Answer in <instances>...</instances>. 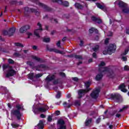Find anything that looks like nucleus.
I'll return each mask as SVG.
<instances>
[{"label":"nucleus","mask_w":129,"mask_h":129,"mask_svg":"<svg viewBox=\"0 0 129 129\" xmlns=\"http://www.w3.org/2000/svg\"><path fill=\"white\" fill-rule=\"evenodd\" d=\"M105 66V62L102 61L100 64H99V72H105L106 74H107L108 76L110 78L114 77V73L112 72L109 73V69L107 68H104Z\"/></svg>","instance_id":"f257e3e1"},{"label":"nucleus","mask_w":129,"mask_h":129,"mask_svg":"<svg viewBox=\"0 0 129 129\" xmlns=\"http://www.w3.org/2000/svg\"><path fill=\"white\" fill-rule=\"evenodd\" d=\"M116 49V46L114 44H110L108 49L106 51H104L103 53L104 55H106V54H109V55H111L112 53H114V51Z\"/></svg>","instance_id":"f03ea898"},{"label":"nucleus","mask_w":129,"mask_h":129,"mask_svg":"<svg viewBox=\"0 0 129 129\" xmlns=\"http://www.w3.org/2000/svg\"><path fill=\"white\" fill-rule=\"evenodd\" d=\"M16 33V28L15 27H12L10 28L8 31V30H5L3 32V33L5 35H8V36H13L14 34Z\"/></svg>","instance_id":"7ed1b4c3"},{"label":"nucleus","mask_w":129,"mask_h":129,"mask_svg":"<svg viewBox=\"0 0 129 129\" xmlns=\"http://www.w3.org/2000/svg\"><path fill=\"white\" fill-rule=\"evenodd\" d=\"M34 2H36V5H38L39 7L43 8L44 12H50V11H51V8H50L46 5H45V4L38 2V0H34Z\"/></svg>","instance_id":"20e7f679"},{"label":"nucleus","mask_w":129,"mask_h":129,"mask_svg":"<svg viewBox=\"0 0 129 129\" xmlns=\"http://www.w3.org/2000/svg\"><path fill=\"white\" fill-rule=\"evenodd\" d=\"M16 71L14 70L13 67L12 68H10V69L8 70L7 73L6 74V77L7 78H9V77H12V76H14V75H16Z\"/></svg>","instance_id":"39448f33"},{"label":"nucleus","mask_w":129,"mask_h":129,"mask_svg":"<svg viewBox=\"0 0 129 129\" xmlns=\"http://www.w3.org/2000/svg\"><path fill=\"white\" fill-rule=\"evenodd\" d=\"M100 92V89H96L91 94V96L92 98L96 99L98 97L99 93Z\"/></svg>","instance_id":"423d86ee"},{"label":"nucleus","mask_w":129,"mask_h":129,"mask_svg":"<svg viewBox=\"0 0 129 129\" xmlns=\"http://www.w3.org/2000/svg\"><path fill=\"white\" fill-rule=\"evenodd\" d=\"M37 26L38 27H39V29H36L34 31V35H35V36H36V37H37L38 38H40V35H39V34H40V33L43 30L42 29V24H41V23H38L37 24Z\"/></svg>","instance_id":"0eeeda50"},{"label":"nucleus","mask_w":129,"mask_h":129,"mask_svg":"<svg viewBox=\"0 0 129 129\" xmlns=\"http://www.w3.org/2000/svg\"><path fill=\"white\" fill-rule=\"evenodd\" d=\"M90 90L88 88H87L86 90L81 89V90H79L78 98H81V97H82V96H83V95H84V94L87 93V92H88V91H89Z\"/></svg>","instance_id":"6e6552de"},{"label":"nucleus","mask_w":129,"mask_h":129,"mask_svg":"<svg viewBox=\"0 0 129 129\" xmlns=\"http://www.w3.org/2000/svg\"><path fill=\"white\" fill-rule=\"evenodd\" d=\"M11 112L12 114L15 115V116H16L18 119H21V117H22V114H21L20 110H12Z\"/></svg>","instance_id":"1a4fd4ad"},{"label":"nucleus","mask_w":129,"mask_h":129,"mask_svg":"<svg viewBox=\"0 0 129 129\" xmlns=\"http://www.w3.org/2000/svg\"><path fill=\"white\" fill-rule=\"evenodd\" d=\"M30 28H31V27L30 26V25H25L22 26L19 30V32L20 33H21V34H23L24 33H26V32L27 31H28V30H30Z\"/></svg>","instance_id":"9d476101"},{"label":"nucleus","mask_w":129,"mask_h":129,"mask_svg":"<svg viewBox=\"0 0 129 129\" xmlns=\"http://www.w3.org/2000/svg\"><path fill=\"white\" fill-rule=\"evenodd\" d=\"M58 124L59 128L58 129H66V125H65V122L64 120L60 119L58 121Z\"/></svg>","instance_id":"9b49d317"},{"label":"nucleus","mask_w":129,"mask_h":129,"mask_svg":"<svg viewBox=\"0 0 129 129\" xmlns=\"http://www.w3.org/2000/svg\"><path fill=\"white\" fill-rule=\"evenodd\" d=\"M47 107L48 106L47 105H43L42 107L37 108V110L39 112H45V111H47Z\"/></svg>","instance_id":"f8f14e48"},{"label":"nucleus","mask_w":129,"mask_h":129,"mask_svg":"<svg viewBox=\"0 0 129 129\" xmlns=\"http://www.w3.org/2000/svg\"><path fill=\"white\" fill-rule=\"evenodd\" d=\"M111 97L113 100H116L117 101H118L121 98V96L119 94H112Z\"/></svg>","instance_id":"ddd939ff"},{"label":"nucleus","mask_w":129,"mask_h":129,"mask_svg":"<svg viewBox=\"0 0 129 129\" xmlns=\"http://www.w3.org/2000/svg\"><path fill=\"white\" fill-rule=\"evenodd\" d=\"M44 128V123H43V121H39V123L38 124L37 126H36L35 129H43Z\"/></svg>","instance_id":"4468645a"},{"label":"nucleus","mask_w":129,"mask_h":129,"mask_svg":"<svg viewBox=\"0 0 129 129\" xmlns=\"http://www.w3.org/2000/svg\"><path fill=\"white\" fill-rule=\"evenodd\" d=\"M119 89H120L121 91H122V92H126L127 91V90L125 88V85L123 83L119 86Z\"/></svg>","instance_id":"2eb2a0df"},{"label":"nucleus","mask_w":129,"mask_h":129,"mask_svg":"<svg viewBox=\"0 0 129 129\" xmlns=\"http://www.w3.org/2000/svg\"><path fill=\"white\" fill-rule=\"evenodd\" d=\"M12 67L10 66L9 64H4L3 65V71L6 72V70L7 69L9 70L10 68H11Z\"/></svg>","instance_id":"dca6fc26"},{"label":"nucleus","mask_w":129,"mask_h":129,"mask_svg":"<svg viewBox=\"0 0 129 129\" xmlns=\"http://www.w3.org/2000/svg\"><path fill=\"white\" fill-rule=\"evenodd\" d=\"M50 52H54L55 53H58V54H62L63 51H61L56 48H50L49 49Z\"/></svg>","instance_id":"f3484780"},{"label":"nucleus","mask_w":129,"mask_h":129,"mask_svg":"<svg viewBox=\"0 0 129 129\" xmlns=\"http://www.w3.org/2000/svg\"><path fill=\"white\" fill-rule=\"evenodd\" d=\"M55 79V76L52 75L51 77L50 76H48L46 78V81H48V82H49V81H52V80H54Z\"/></svg>","instance_id":"a211bd4d"},{"label":"nucleus","mask_w":129,"mask_h":129,"mask_svg":"<svg viewBox=\"0 0 129 129\" xmlns=\"http://www.w3.org/2000/svg\"><path fill=\"white\" fill-rule=\"evenodd\" d=\"M59 5H62L64 7H69V3L68 2H63L62 0H60V2L59 3Z\"/></svg>","instance_id":"6ab92c4d"},{"label":"nucleus","mask_w":129,"mask_h":129,"mask_svg":"<svg viewBox=\"0 0 129 129\" xmlns=\"http://www.w3.org/2000/svg\"><path fill=\"white\" fill-rule=\"evenodd\" d=\"M68 102H64L63 103V105L64 106H65V107L69 108V107H71V104H70V100H68Z\"/></svg>","instance_id":"aec40b11"},{"label":"nucleus","mask_w":129,"mask_h":129,"mask_svg":"<svg viewBox=\"0 0 129 129\" xmlns=\"http://www.w3.org/2000/svg\"><path fill=\"white\" fill-rule=\"evenodd\" d=\"M75 6L77 9H78L79 10H83V6L81 5L79 3H76L75 4Z\"/></svg>","instance_id":"412c9836"},{"label":"nucleus","mask_w":129,"mask_h":129,"mask_svg":"<svg viewBox=\"0 0 129 129\" xmlns=\"http://www.w3.org/2000/svg\"><path fill=\"white\" fill-rule=\"evenodd\" d=\"M118 5L120 8H126V4L121 1L119 2Z\"/></svg>","instance_id":"4be33fe9"},{"label":"nucleus","mask_w":129,"mask_h":129,"mask_svg":"<svg viewBox=\"0 0 129 129\" xmlns=\"http://www.w3.org/2000/svg\"><path fill=\"white\" fill-rule=\"evenodd\" d=\"M30 11L31 13H34L36 16H40V12L37 11V10L32 9H30Z\"/></svg>","instance_id":"5701e85b"},{"label":"nucleus","mask_w":129,"mask_h":129,"mask_svg":"<svg viewBox=\"0 0 129 129\" xmlns=\"http://www.w3.org/2000/svg\"><path fill=\"white\" fill-rule=\"evenodd\" d=\"M32 59H33L34 60H36L38 62H42V59L40 58L39 57L36 56H32Z\"/></svg>","instance_id":"b1692460"},{"label":"nucleus","mask_w":129,"mask_h":129,"mask_svg":"<svg viewBox=\"0 0 129 129\" xmlns=\"http://www.w3.org/2000/svg\"><path fill=\"white\" fill-rule=\"evenodd\" d=\"M92 121V119H91V118H90V119L87 118L86 120L85 125H86V126L89 125V124H90V123H91V121Z\"/></svg>","instance_id":"393cba45"},{"label":"nucleus","mask_w":129,"mask_h":129,"mask_svg":"<svg viewBox=\"0 0 129 129\" xmlns=\"http://www.w3.org/2000/svg\"><path fill=\"white\" fill-rule=\"evenodd\" d=\"M96 6L97 8L99 9H100L101 10H103V11H105V9L104 8V7L102 6V5H100L99 3H96Z\"/></svg>","instance_id":"a878e982"},{"label":"nucleus","mask_w":129,"mask_h":129,"mask_svg":"<svg viewBox=\"0 0 129 129\" xmlns=\"http://www.w3.org/2000/svg\"><path fill=\"white\" fill-rule=\"evenodd\" d=\"M93 32H95V33H98V30L94 28H92L89 29V33H90L91 34H92Z\"/></svg>","instance_id":"bb28decb"},{"label":"nucleus","mask_w":129,"mask_h":129,"mask_svg":"<svg viewBox=\"0 0 129 129\" xmlns=\"http://www.w3.org/2000/svg\"><path fill=\"white\" fill-rule=\"evenodd\" d=\"M25 10V12H24V14L25 15H27V14H29V13H30V12H31V10H32V9H29L28 8V7H26L24 8Z\"/></svg>","instance_id":"cd10ccee"},{"label":"nucleus","mask_w":129,"mask_h":129,"mask_svg":"<svg viewBox=\"0 0 129 129\" xmlns=\"http://www.w3.org/2000/svg\"><path fill=\"white\" fill-rule=\"evenodd\" d=\"M28 78L31 80H33L34 78H35V75H34V73H30L28 75Z\"/></svg>","instance_id":"c85d7f7f"},{"label":"nucleus","mask_w":129,"mask_h":129,"mask_svg":"<svg viewBox=\"0 0 129 129\" xmlns=\"http://www.w3.org/2000/svg\"><path fill=\"white\" fill-rule=\"evenodd\" d=\"M102 74H98L96 77V80L99 81L100 80V79H101V78H102Z\"/></svg>","instance_id":"c756f323"},{"label":"nucleus","mask_w":129,"mask_h":129,"mask_svg":"<svg viewBox=\"0 0 129 129\" xmlns=\"http://www.w3.org/2000/svg\"><path fill=\"white\" fill-rule=\"evenodd\" d=\"M43 42H44L45 43H49V42H50V38L44 37L43 38Z\"/></svg>","instance_id":"7c9ffc66"},{"label":"nucleus","mask_w":129,"mask_h":129,"mask_svg":"<svg viewBox=\"0 0 129 129\" xmlns=\"http://www.w3.org/2000/svg\"><path fill=\"white\" fill-rule=\"evenodd\" d=\"M128 107L127 106H125L123 107V108L122 109H120L118 111V112H122V111H123V110H125L126 109H127Z\"/></svg>","instance_id":"2f4dec72"},{"label":"nucleus","mask_w":129,"mask_h":129,"mask_svg":"<svg viewBox=\"0 0 129 129\" xmlns=\"http://www.w3.org/2000/svg\"><path fill=\"white\" fill-rule=\"evenodd\" d=\"M122 12L125 14H127L129 13V9L126 7H125V9H123Z\"/></svg>","instance_id":"473e14b6"},{"label":"nucleus","mask_w":129,"mask_h":129,"mask_svg":"<svg viewBox=\"0 0 129 129\" xmlns=\"http://www.w3.org/2000/svg\"><path fill=\"white\" fill-rule=\"evenodd\" d=\"M15 45L16 46V47H21V48L24 47V45L20 43H15Z\"/></svg>","instance_id":"72a5a7b5"},{"label":"nucleus","mask_w":129,"mask_h":129,"mask_svg":"<svg viewBox=\"0 0 129 129\" xmlns=\"http://www.w3.org/2000/svg\"><path fill=\"white\" fill-rule=\"evenodd\" d=\"M90 81H87L85 83V86H86V88H88L89 86H90Z\"/></svg>","instance_id":"f704fd0d"},{"label":"nucleus","mask_w":129,"mask_h":129,"mask_svg":"<svg viewBox=\"0 0 129 129\" xmlns=\"http://www.w3.org/2000/svg\"><path fill=\"white\" fill-rule=\"evenodd\" d=\"M12 126H13V127H14L15 128H16V127H19V124L16 123H12L11 124Z\"/></svg>","instance_id":"c9c22d12"},{"label":"nucleus","mask_w":129,"mask_h":129,"mask_svg":"<svg viewBox=\"0 0 129 129\" xmlns=\"http://www.w3.org/2000/svg\"><path fill=\"white\" fill-rule=\"evenodd\" d=\"M99 48V46L98 45H96L94 47V48H93L94 52H97Z\"/></svg>","instance_id":"e433bc0d"},{"label":"nucleus","mask_w":129,"mask_h":129,"mask_svg":"<svg viewBox=\"0 0 129 129\" xmlns=\"http://www.w3.org/2000/svg\"><path fill=\"white\" fill-rule=\"evenodd\" d=\"M34 76H35V78H40V77H42V76H43V74H37L35 75Z\"/></svg>","instance_id":"4c0bfd02"},{"label":"nucleus","mask_w":129,"mask_h":129,"mask_svg":"<svg viewBox=\"0 0 129 129\" xmlns=\"http://www.w3.org/2000/svg\"><path fill=\"white\" fill-rule=\"evenodd\" d=\"M60 97H61V92L60 91H58L56 95V98H60Z\"/></svg>","instance_id":"58836bf2"},{"label":"nucleus","mask_w":129,"mask_h":129,"mask_svg":"<svg viewBox=\"0 0 129 129\" xmlns=\"http://www.w3.org/2000/svg\"><path fill=\"white\" fill-rule=\"evenodd\" d=\"M74 57L76 58V59H82V56H81V55H76L74 56Z\"/></svg>","instance_id":"ea45409f"},{"label":"nucleus","mask_w":129,"mask_h":129,"mask_svg":"<svg viewBox=\"0 0 129 129\" xmlns=\"http://www.w3.org/2000/svg\"><path fill=\"white\" fill-rule=\"evenodd\" d=\"M8 62L9 64H14V63H15V61L13 59L10 58L8 59Z\"/></svg>","instance_id":"a19ab883"},{"label":"nucleus","mask_w":129,"mask_h":129,"mask_svg":"<svg viewBox=\"0 0 129 129\" xmlns=\"http://www.w3.org/2000/svg\"><path fill=\"white\" fill-rule=\"evenodd\" d=\"M27 65H29V66H34V62L31 61L27 62Z\"/></svg>","instance_id":"79ce46f5"},{"label":"nucleus","mask_w":129,"mask_h":129,"mask_svg":"<svg viewBox=\"0 0 129 129\" xmlns=\"http://www.w3.org/2000/svg\"><path fill=\"white\" fill-rule=\"evenodd\" d=\"M56 46L59 48H61V41L59 40L56 43Z\"/></svg>","instance_id":"37998d69"},{"label":"nucleus","mask_w":129,"mask_h":129,"mask_svg":"<svg viewBox=\"0 0 129 129\" xmlns=\"http://www.w3.org/2000/svg\"><path fill=\"white\" fill-rule=\"evenodd\" d=\"M124 70H125V71H128V70H129L128 66H125L124 67Z\"/></svg>","instance_id":"c03bdc74"},{"label":"nucleus","mask_w":129,"mask_h":129,"mask_svg":"<svg viewBox=\"0 0 129 129\" xmlns=\"http://www.w3.org/2000/svg\"><path fill=\"white\" fill-rule=\"evenodd\" d=\"M22 105H17L16 108H17L18 110H20L22 108Z\"/></svg>","instance_id":"a18cd8bd"},{"label":"nucleus","mask_w":129,"mask_h":129,"mask_svg":"<svg viewBox=\"0 0 129 129\" xmlns=\"http://www.w3.org/2000/svg\"><path fill=\"white\" fill-rule=\"evenodd\" d=\"M91 19H92V21H93L94 22H96L97 21V18H96L94 16L92 17Z\"/></svg>","instance_id":"49530a36"},{"label":"nucleus","mask_w":129,"mask_h":129,"mask_svg":"<svg viewBox=\"0 0 129 129\" xmlns=\"http://www.w3.org/2000/svg\"><path fill=\"white\" fill-rule=\"evenodd\" d=\"M48 121H52V116H48L47 118Z\"/></svg>","instance_id":"de8ad7c7"},{"label":"nucleus","mask_w":129,"mask_h":129,"mask_svg":"<svg viewBox=\"0 0 129 129\" xmlns=\"http://www.w3.org/2000/svg\"><path fill=\"white\" fill-rule=\"evenodd\" d=\"M129 51V49L127 48L125 50V52L124 53H123V55H126V54H127L128 52Z\"/></svg>","instance_id":"09e8293b"},{"label":"nucleus","mask_w":129,"mask_h":129,"mask_svg":"<svg viewBox=\"0 0 129 129\" xmlns=\"http://www.w3.org/2000/svg\"><path fill=\"white\" fill-rule=\"evenodd\" d=\"M53 3H57L58 4H59V3L61 2V0H51Z\"/></svg>","instance_id":"8fccbe9b"},{"label":"nucleus","mask_w":129,"mask_h":129,"mask_svg":"<svg viewBox=\"0 0 129 129\" xmlns=\"http://www.w3.org/2000/svg\"><path fill=\"white\" fill-rule=\"evenodd\" d=\"M96 22H97L98 24H101L102 21L101 20V19H97Z\"/></svg>","instance_id":"3c124183"},{"label":"nucleus","mask_w":129,"mask_h":129,"mask_svg":"<svg viewBox=\"0 0 129 129\" xmlns=\"http://www.w3.org/2000/svg\"><path fill=\"white\" fill-rule=\"evenodd\" d=\"M55 114H56V115H59L60 114V111L59 110L55 111Z\"/></svg>","instance_id":"603ef678"},{"label":"nucleus","mask_w":129,"mask_h":129,"mask_svg":"<svg viewBox=\"0 0 129 129\" xmlns=\"http://www.w3.org/2000/svg\"><path fill=\"white\" fill-rule=\"evenodd\" d=\"M32 49L33 50H37V49H38V46H37L36 45H33L32 46Z\"/></svg>","instance_id":"864d4df0"},{"label":"nucleus","mask_w":129,"mask_h":129,"mask_svg":"<svg viewBox=\"0 0 129 129\" xmlns=\"http://www.w3.org/2000/svg\"><path fill=\"white\" fill-rule=\"evenodd\" d=\"M39 68H46V66L45 64H41L39 66Z\"/></svg>","instance_id":"5fc2aeb1"},{"label":"nucleus","mask_w":129,"mask_h":129,"mask_svg":"<svg viewBox=\"0 0 129 129\" xmlns=\"http://www.w3.org/2000/svg\"><path fill=\"white\" fill-rule=\"evenodd\" d=\"M108 41H109V38H106L105 40V44H108Z\"/></svg>","instance_id":"6e6d98bb"},{"label":"nucleus","mask_w":129,"mask_h":129,"mask_svg":"<svg viewBox=\"0 0 129 129\" xmlns=\"http://www.w3.org/2000/svg\"><path fill=\"white\" fill-rule=\"evenodd\" d=\"M107 36H108V37H111V36H112V32L109 31L108 32Z\"/></svg>","instance_id":"4d7b16f0"},{"label":"nucleus","mask_w":129,"mask_h":129,"mask_svg":"<svg viewBox=\"0 0 129 129\" xmlns=\"http://www.w3.org/2000/svg\"><path fill=\"white\" fill-rule=\"evenodd\" d=\"M14 56H16V57H19V56H20L19 53L18 52H15L14 53Z\"/></svg>","instance_id":"13d9d810"},{"label":"nucleus","mask_w":129,"mask_h":129,"mask_svg":"<svg viewBox=\"0 0 129 129\" xmlns=\"http://www.w3.org/2000/svg\"><path fill=\"white\" fill-rule=\"evenodd\" d=\"M59 75L60 76H62V77H65V73H60Z\"/></svg>","instance_id":"bf43d9fd"},{"label":"nucleus","mask_w":129,"mask_h":129,"mask_svg":"<svg viewBox=\"0 0 129 129\" xmlns=\"http://www.w3.org/2000/svg\"><path fill=\"white\" fill-rule=\"evenodd\" d=\"M27 35L28 36V39H30V37H31V36H32V33H30V32H28L27 33Z\"/></svg>","instance_id":"052dcab7"},{"label":"nucleus","mask_w":129,"mask_h":129,"mask_svg":"<svg viewBox=\"0 0 129 129\" xmlns=\"http://www.w3.org/2000/svg\"><path fill=\"white\" fill-rule=\"evenodd\" d=\"M122 59L123 61H126V60H127V58L125 56H123L122 57Z\"/></svg>","instance_id":"680f3d73"},{"label":"nucleus","mask_w":129,"mask_h":129,"mask_svg":"<svg viewBox=\"0 0 129 129\" xmlns=\"http://www.w3.org/2000/svg\"><path fill=\"white\" fill-rule=\"evenodd\" d=\"M40 117H41V118H45V117H46V116L44 115V114H41L40 115Z\"/></svg>","instance_id":"e2e57ef3"},{"label":"nucleus","mask_w":129,"mask_h":129,"mask_svg":"<svg viewBox=\"0 0 129 129\" xmlns=\"http://www.w3.org/2000/svg\"><path fill=\"white\" fill-rule=\"evenodd\" d=\"M73 80L74 81H78V78L77 77L73 78Z\"/></svg>","instance_id":"0e129e2a"},{"label":"nucleus","mask_w":129,"mask_h":129,"mask_svg":"<svg viewBox=\"0 0 129 129\" xmlns=\"http://www.w3.org/2000/svg\"><path fill=\"white\" fill-rule=\"evenodd\" d=\"M93 58H97V57H96V53L95 52H94L93 53Z\"/></svg>","instance_id":"69168bd1"},{"label":"nucleus","mask_w":129,"mask_h":129,"mask_svg":"<svg viewBox=\"0 0 129 129\" xmlns=\"http://www.w3.org/2000/svg\"><path fill=\"white\" fill-rule=\"evenodd\" d=\"M100 118H98L97 119V123H99V122H100Z\"/></svg>","instance_id":"338daca9"},{"label":"nucleus","mask_w":129,"mask_h":129,"mask_svg":"<svg viewBox=\"0 0 129 129\" xmlns=\"http://www.w3.org/2000/svg\"><path fill=\"white\" fill-rule=\"evenodd\" d=\"M80 45H81V46H83V41H82V40H81V41H80Z\"/></svg>","instance_id":"774afa93"}]
</instances>
